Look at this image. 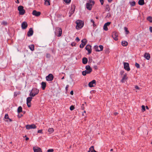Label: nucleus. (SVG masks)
Masks as SVG:
<instances>
[{"instance_id": "obj_57", "label": "nucleus", "mask_w": 152, "mask_h": 152, "mask_svg": "<svg viewBox=\"0 0 152 152\" xmlns=\"http://www.w3.org/2000/svg\"><path fill=\"white\" fill-rule=\"evenodd\" d=\"M135 88L137 89H139V87H138V86H135Z\"/></svg>"}, {"instance_id": "obj_21", "label": "nucleus", "mask_w": 152, "mask_h": 152, "mask_svg": "<svg viewBox=\"0 0 152 152\" xmlns=\"http://www.w3.org/2000/svg\"><path fill=\"white\" fill-rule=\"evenodd\" d=\"M46 86V83L45 82H42L41 83V87L43 90H44Z\"/></svg>"}, {"instance_id": "obj_63", "label": "nucleus", "mask_w": 152, "mask_h": 152, "mask_svg": "<svg viewBox=\"0 0 152 152\" xmlns=\"http://www.w3.org/2000/svg\"><path fill=\"white\" fill-rule=\"evenodd\" d=\"M18 4L19 3V0H17V1L16 2Z\"/></svg>"}, {"instance_id": "obj_52", "label": "nucleus", "mask_w": 152, "mask_h": 152, "mask_svg": "<svg viewBox=\"0 0 152 152\" xmlns=\"http://www.w3.org/2000/svg\"><path fill=\"white\" fill-rule=\"evenodd\" d=\"M75 40L77 41V42H78L80 41V39L78 37H77L76 38Z\"/></svg>"}, {"instance_id": "obj_35", "label": "nucleus", "mask_w": 152, "mask_h": 152, "mask_svg": "<svg viewBox=\"0 0 152 152\" xmlns=\"http://www.w3.org/2000/svg\"><path fill=\"white\" fill-rule=\"evenodd\" d=\"M82 43L83 44H86V43L87 42V40L86 39H83L81 41Z\"/></svg>"}, {"instance_id": "obj_50", "label": "nucleus", "mask_w": 152, "mask_h": 152, "mask_svg": "<svg viewBox=\"0 0 152 152\" xmlns=\"http://www.w3.org/2000/svg\"><path fill=\"white\" fill-rule=\"evenodd\" d=\"M37 132L41 133H42V130L40 129V130H38L37 131Z\"/></svg>"}, {"instance_id": "obj_41", "label": "nucleus", "mask_w": 152, "mask_h": 152, "mask_svg": "<svg viewBox=\"0 0 152 152\" xmlns=\"http://www.w3.org/2000/svg\"><path fill=\"white\" fill-rule=\"evenodd\" d=\"M1 24L4 25H7V23L6 21H3L1 23Z\"/></svg>"}, {"instance_id": "obj_8", "label": "nucleus", "mask_w": 152, "mask_h": 152, "mask_svg": "<svg viewBox=\"0 0 152 152\" xmlns=\"http://www.w3.org/2000/svg\"><path fill=\"white\" fill-rule=\"evenodd\" d=\"M54 78L53 75L52 74H50L46 77V80L47 81H51Z\"/></svg>"}, {"instance_id": "obj_18", "label": "nucleus", "mask_w": 152, "mask_h": 152, "mask_svg": "<svg viewBox=\"0 0 152 152\" xmlns=\"http://www.w3.org/2000/svg\"><path fill=\"white\" fill-rule=\"evenodd\" d=\"M33 149L34 152H42L41 148H39L37 147L35 148V147H34Z\"/></svg>"}, {"instance_id": "obj_17", "label": "nucleus", "mask_w": 152, "mask_h": 152, "mask_svg": "<svg viewBox=\"0 0 152 152\" xmlns=\"http://www.w3.org/2000/svg\"><path fill=\"white\" fill-rule=\"evenodd\" d=\"M75 6L74 4L72 5V9H73V11L70 10L69 13H70V15H69V17H70L71 15L72 14L75 12Z\"/></svg>"}, {"instance_id": "obj_14", "label": "nucleus", "mask_w": 152, "mask_h": 152, "mask_svg": "<svg viewBox=\"0 0 152 152\" xmlns=\"http://www.w3.org/2000/svg\"><path fill=\"white\" fill-rule=\"evenodd\" d=\"M33 34V31L32 28H29L28 31L27 33V35L28 37L31 36Z\"/></svg>"}, {"instance_id": "obj_22", "label": "nucleus", "mask_w": 152, "mask_h": 152, "mask_svg": "<svg viewBox=\"0 0 152 152\" xmlns=\"http://www.w3.org/2000/svg\"><path fill=\"white\" fill-rule=\"evenodd\" d=\"M88 152H97L94 149V146H92L89 149Z\"/></svg>"}, {"instance_id": "obj_34", "label": "nucleus", "mask_w": 152, "mask_h": 152, "mask_svg": "<svg viewBox=\"0 0 152 152\" xmlns=\"http://www.w3.org/2000/svg\"><path fill=\"white\" fill-rule=\"evenodd\" d=\"M124 29L125 31V34H128L129 33V30H128V28L126 27H124Z\"/></svg>"}, {"instance_id": "obj_29", "label": "nucleus", "mask_w": 152, "mask_h": 152, "mask_svg": "<svg viewBox=\"0 0 152 152\" xmlns=\"http://www.w3.org/2000/svg\"><path fill=\"white\" fill-rule=\"evenodd\" d=\"M18 113H20L22 112V108L21 106H20L18 107L17 110Z\"/></svg>"}, {"instance_id": "obj_13", "label": "nucleus", "mask_w": 152, "mask_h": 152, "mask_svg": "<svg viewBox=\"0 0 152 152\" xmlns=\"http://www.w3.org/2000/svg\"><path fill=\"white\" fill-rule=\"evenodd\" d=\"M110 22H107L104 24L103 26V29L105 31H107L108 30V29L107 27V26H109L110 25Z\"/></svg>"}, {"instance_id": "obj_12", "label": "nucleus", "mask_w": 152, "mask_h": 152, "mask_svg": "<svg viewBox=\"0 0 152 152\" xmlns=\"http://www.w3.org/2000/svg\"><path fill=\"white\" fill-rule=\"evenodd\" d=\"M96 81L94 80L91 81L90 82L88 83V86L90 87H92L94 86V85H96Z\"/></svg>"}, {"instance_id": "obj_25", "label": "nucleus", "mask_w": 152, "mask_h": 152, "mask_svg": "<svg viewBox=\"0 0 152 152\" xmlns=\"http://www.w3.org/2000/svg\"><path fill=\"white\" fill-rule=\"evenodd\" d=\"M121 44L124 46H126L128 45V43L126 41H123L122 42Z\"/></svg>"}, {"instance_id": "obj_1", "label": "nucleus", "mask_w": 152, "mask_h": 152, "mask_svg": "<svg viewBox=\"0 0 152 152\" xmlns=\"http://www.w3.org/2000/svg\"><path fill=\"white\" fill-rule=\"evenodd\" d=\"M75 23L76 24V28L77 30L81 29L84 26V22L80 20H77L75 21Z\"/></svg>"}, {"instance_id": "obj_19", "label": "nucleus", "mask_w": 152, "mask_h": 152, "mask_svg": "<svg viewBox=\"0 0 152 152\" xmlns=\"http://www.w3.org/2000/svg\"><path fill=\"white\" fill-rule=\"evenodd\" d=\"M144 57L147 60H149L150 58V54L148 53H145L144 54Z\"/></svg>"}, {"instance_id": "obj_5", "label": "nucleus", "mask_w": 152, "mask_h": 152, "mask_svg": "<svg viewBox=\"0 0 152 152\" xmlns=\"http://www.w3.org/2000/svg\"><path fill=\"white\" fill-rule=\"evenodd\" d=\"M62 33V29L59 28L58 27L56 28V35L58 37L61 36Z\"/></svg>"}, {"instance_id": "obj_27", "label": "nucleus", "mask_w": 152, "mask_h": 152, "mask_svg": "<svg viewBox=\"0 0 152 152\" xmlns=\"http://www.w3.org/2000/svg\"><path fill=\"white\" fill-rule=\"evenodd\" d=\"M138 3L140 5H142L145 4L144 0H139Z\"/></svg>"}, {"instance_id": "obj_54", "label": "nucleus", "mask_w": 152, "mask_h": 152, "mask_svg": "<svg viewBox=\"0 0 152 152\" xmlns=\"http://www.w3.org/2000/svg\"><path fill=\"white\" fill-rule=\"evenodd\" d=\"M149 30L150 32L152 33V27H150L149 28Z\"/></svg>"}, {"instance_id": "obj_6", "label": "nucleus", "mask_w": 152, "mask_h": 152, "mask_svg": "<svg viewBox=\"0 0 152 152\" xmlns=\"http://www.w3.org/2000/svg\"><path fill=\"white\" fill-rule=\"evenodd\" d=\"M26 129H35L37 128V126L34 124L31 125H27L26 126Z\"/></svg>"}, {"instance_id": "obj_44", "label": "nucleus", "mask_w": 152, "mask_h": 152, "mask_svg": "<svg viewBox=\"0 0 152 152\" xmlns=\"http://www.w3.org/2000/svg\"><path fill=\"white\" fill-rule=\"evenodd\" d=\"M135 66L137 68H139L140 67V65L137 63H136L135 64Z\"/></svg>"}, {"instance_id": "obj_51", "label": "nucleus", "mask_w": 152, "mask_h": 152, "mask_svg": "<svg viewBox=\"0 0 152 152\" xmlns=\"http://www.w3.org/2000/svg\"><path fill=\"white\" fill-rule=\"evenodd\" d=\"M93 67L94 69L95 70H96L98 69V67L96 65L94 66Z\"/></svg>"}, {"instance_id": "obj_30", "label": "nucleus", "mask_w": 152, "mask_h": 152, "mask_svg": "<svg viewBox=\"0 0 152 152\" xmlns=\"http://www.w3.org/2000/svg\"><path fill=\"white\" fill-rule=\"evenodd\" d=\"M32 99V97H28L26 99V103H28V102L30 103L31 102Z\"/></svg>"}, {"instance_id": "obj_7", "label": "nucleus", "mask_w": 152, "mask_h": 152, "mask_svg": "<svg viewBox=\"0 0 152 152\" xmlns=\"http://www.w3.org/2000/svg\"><path fill=\"white\" fill-rule=\"evenodd\" d=\"M100 49H99V47L97 45H95L94 47V48L96 51H102L103 50V47L102 45H100L99 46Z\"/></svg>"}, {"instance_id": "obj_43", "label": "nucleus", "mask_w": 152, "mask_h": 152, "mask_svg": "<svg viewBox=\"0 0 152 152\" xmlns=\"http://www.w3.org/2000/svg\"><path fill=\"white\" fill-rule=\"evenodd\" d=\"M91 22L93 23V25L94 27L96 26V25L95 24V22L94 20L93 19H91Z\"/></svg>"}, {"instance_id": "obj_16", "label": "nucleus", "mask_w": 152, "mask_h": 152, "mask_svg": "<svg viewBox=\"0 0 152 152\" xmlns=\"http://www.w3.org/2000/svg\"><path fill=\"white\" fill-rule=\"evenodd\" d=\"M28 26V24L26 22H23L21 25V27L23 29H26Z\"/></svg>"}, {"instance_id": "obj_10", "label": "nucleus", "mask_w": 152, "mask_h": 152, "mask_svg": "<svg viewBox=\"0 0 152 152\" xmlns=\"http://www.w3.org/2000/svg\"><path fill=\"white\" fill-rule=\"evenodd\" d=\"M118 34L117 32H113L112 34V37L114 40L116 41L118 40Z\"/></svg>"}, {"instance_id": "obj_42", "label": "nucleus", "mask_w": 152, "mask_h": 152, "mask_svg": "<svg viewBox=\"0 0 152 152\" xmlns=\"http://www.w3.org/2000/svg\"><path fill=\"white\" fill-rule=\"evenodd\" d=\"M130 4L132 6H134L135 5V2L134 1H133L130 3Z\"/></svg>"}, {"instance_id": "obj_26", "label": "nucleus", "mask_w": 152, "mask_h": 152, "mask_svg": "<svg viewBox=\"0 0 152 152\" xmlns=\"http://www.w3.org/2000/svg\"><path fill=\"white\" fill-rule=\"evenodd\" d=\"M89 72H88L86 70L85 71H83L82 72V74L83 76H85L86 74H90Z\"/></svg>"}, {"instance_id": "obj_2", "label": "nucleus", "mask_w": 152, "mask_h": 152, "mask_svg": "<svg viewBox=\"0 0 152 152\" xmlns=\"http://www.w3.org/2000/svg\"><path fill=\"white\" fill-rule=\"evenodd\" d=\"M94 4V1L91 0H89L86 3V8L89 10H91L92 7Z\"/></svg>"}, {"instance_id": "obj_56", "label": "nucleus", "mask_w": 152, "mask_h": 152, "mask_svg": "<svg viewBox=\"0 0 152 152\" xmlns=\"http://www.w3.org/2000/svg\"><path fill=\"white\" fill-rule=\"evenodd\" d=\"M69 85H67L66 86V91L67 90H68V88L69 87Z\"/></svg>"}, {"instance_id": "obj_46", "label": "nucleus", "mask_w": 152, "mask_h": 152, "mask_svg": "<svg viewBox=\"0 0 152 152\" xmlns=\"http://www.w3.org/2000/svg\"><path fill=\"white\" fill-rule=\"evenodd\" d=\"M27 104V106L28 107H31V102H30V103L28 102V103H26Z\"/></svg>"}, {"instance_id": "obj_15", "label": "nucleus", "mask_w": 152, "mask_h": 152, "mask_svg": "<svg viewBox=\"0 0 152 152\" xmlns=\"http://www.w3.org/2000/svg\"><path fill=\"white\" fill-rule=\"evenodd\" d=\"M32 14L36 16H39L41 14V12H37L36 10L33 11L32 13Z\"/></svg>"}, {"instance_id": "obj_39", "label": "nucleus", "mask_w": 152, "mask_h": 152, "mask_svg": "<svg viewBox=\"0 0 152 152\" xmlns=\"http://www.w3.org/2000/svg\"><path fill=\"white\" fill-rule=\"evenodd\" d=\"M64 2L67 4L69 3L71 1V0H64Z\"/></svg>"}, {"instance_id": "obj_38", "label": "nucleus", "mask_w": 152, "mask_h": 152, "mask_svg": "<svg viewBox=\"0 0 152 152\" xmlns=\"http://www.w3.org/2000/svg\"><path fill=\"white\" fill-rule=\"evenodd\" d=\"M85 45H86L85 43V44L81 43L80 45V48H84V46H85Z\"/></svg>"}, {"instance_id": "obj_60", "label": "nucleus", "mask_w": 152, "mask_h": 152, "mask_svg": "<svg viewBox=\"0 0 152 152\" xmlns=\"http://www.w3.org/2000/svg\"><path fill=\"white\" fill-rule=\"evenodd\" d=\"M118 114V113L117 112H115L114 113V115H117Z\"/></svg>"}, {"instance_id": "obj_20", "label": "nucleus", "mask_w": 152, "mask_h": 152, "mask_svg": "<svg viewBox=\"0 0 152 152\" xmlns=\"http://www.w3.org/2000/svg\"><path fill=\"white\" fill-rule=\"evenodd\" d=\"M85 68L86 70L88 71V72H89L90 73H91L92 71V69L89 65L86 66Z\"/></svg>"}, {"instance_id": "obj_32", "label": "nucleus", "mask_w": 152, "mask_h": 152, "mask_svg": "<svg viewBox=\"0 0 152 152\" xmlns=\"http://www.w3.org/2000/svg\"><path fill=\"white\" fill-rule=\"evenodd\" d=\"M29 47L31 50V51L34 50V45H29Z\"/></svg>"}, {"instance_id": "obj_47", "label": "nucleus", "mask_w": 152, "mask_h": 152, "mask_svg": "<svg viewBox=\"0 0 152 152\" xmlns=\"http://www.w3.org/2000/svg\"><path fill=\"white\" fill-rule=\"evenodd\" d=\"M53 149H49L48 150V152H53Z\"/></svg>"}, {"instance_id": "obj_61", "label": "nucleus", "mask_w": 152, "mask_h": 152, "mask_svg": "<svg viewBox=\"0 0 152 152\" xmlns=\"http://www.w3.org/2000/svg\"><path fill=\"white\" fill-rule=\"evenodd\" d=\"M29 139V138L28 137H26L25 140H28Z\"/></svg>"}, {"instance_id": "obj_23", "label": "nucleus", "mask_w": 152, "mask_h": 152, "mask_svg": "<svg viewBox=\"0 0 152 152\" xmlns=\"http://www.w3.org/2000/svg\"><path fill=\"white\" fill-rule=\"evenodd\" d=\"M45 1V5L48 6L50 5V0H44Z\"/></svg>"}, {"instance_id": "obj_64", "label": "nucleus", "mask_w": 152, "mask_h": 152, "mask_svg": "<svg viewBox=\"0 0 152 152\" xmlns=\"http://www.w3.org/2000/svg\"><path fill=\"white\" fill-rule=\"evenodd\" d=\"M146 108L147 109H149L148 107V106H146Z\"/></svg>"}, {"instance_id": "obj_9", "label": "nucleus", "mask_w": 152, "mask_h": 152, "mask_svg": "<svg viewBox=\"0 0 152 152\" xmlns=\"http://www.w3.org/2000/svg\"><path fill=\"white\" fill-rule=\"evenodd\" d=\"M124 69L128 71L130 70V69L129 66V64L128 63L124 62Z\"/></svg>"}, {"instance_id": "obj_31", "label": "nucleus", "mask_w": 152, "mask_h": 152, "mask_svg": "<svg viewBox=\"0 0 152 152\" xmlns=\"http://www.w3.org/2000/svg\"><path fill=\"white\" fill-rule=\"evenodd\" d=\"M110 8L109 5L108 4H107L105 6V11H109L110 10Z\"/></svg>"}, {"instance_id": "obj_62", "label": "nucleus", "mask_w": 152, "mask_h": 152, "mask_svg": "<svg viewBox=\"0 0 152 152\" xmlns=\"http://www.w3.org/2000/svg\"><path fill=\"white\" fill-rule=\"evenodd\" d=\"M112 0H108V2L110 3L112 1Z\"/></svg>"}, {"instance_id": "obj_45", "label": "nucleus", "mask_w": 152, "mask_h": 152, "mask_svg": "<svg viewBox=\"0 0 152 152\" xmlns=\"http://www.w3.org/2000/svg\"><path fill=\"white\" fill-rule=\"evenodd\" d=\"M142 110L144 111L145 110V107L144 105H142Z\"/></svg>"}, {"instance_id": "obj_3", "label": "nucleus", "mask_w": 152, "mask_h": 152, "mask_svg": "<svg viewBox=\"0 0 152 152\" xmlns=\"http://www.w3.org/2000/svg\"><path fill=\"white\" fill-rule=\"evenodd\" d=\"M39 92V90L36 88H33L30 93V96L32 97H34L37 95Z\"/></svg>"}, {"instance_id": "obj_24", "label": "nucleus", "mask_w": 152, "mask_h": 152, "mask_svg": "<svg viewBox=\"0 0 152 152\" xmlns=\"http://www.w3.org/2000/svg\"><path fill=\"white\" fill-rule=\"evenodd\" d=\"M88 62V59L87 58L84 57L83 58L82 62L84 64H86Z\"/></svg>"}, {"instance_id": "obj_37", "label": "nucleus", "mask_w": 152, "mask_h": 152, "mask_svg": "<svg viewBox=\"0 0 152 152\" xmlns=\"http://www.w3.org/2000/svg\"><path fill=\"white\" fill-rule=\"evenodd\" d=\"M147 20L149 21L150 22H152V18L150 16H149L147 18Z\"/></svg>"}, {"instance_id": "obj_59", "label": "nucleus", "mask_w": 152, "mask_h": 152, "mask_svg": "<svg viewBox=\"0 0 152 152\" xmlns=\"http://www.w3.org/2000/svg\"><path fill=\"white\" fill-rule=\"evenodd\" d=\"M70 94L72 95H73V91H72L70 92Z\"/></svg>"}, {"instance_id": "obj_28", "label": "nucleus", "mask_w": 152, "mask_h": 152, "mask_svg": "<svg viewBox=\"0 0 152 152\" xmlns=\"http://www.w3.org/2000/svg\"><path fill=\"white\" fill-rule=\"evenodd\" d=\"M127 75L126 74L124 75L122 77V79L121 80V81L122 82H123V80L127 79Z\"/></svg>"}, {"instance_id": "obj_53", "label": "nucleus", "mask_w": 152, "mask_h": 152, "mask_svg": "<svg viewBox=\"0 0 152 152\" xmlns=\"http://www.w3.org/2000/svg\"><path fill=\"white\" fill-rule=\"evenodd\" d=\"M102 5H103L104 3V0H99Z\"/></svg>"}, {"instance_id": "obj_11", "label": "nucleus", "mask_w": 152, "mask_h": 152, "mask_svg": "<svg viewBox=\"0 0 152 152\" xmlns=\"http://www.w3.org/2000/svg\"><path fill=\"white\" fill-rule=\"evenodd\" d=\"M86 50L88 51V54H90L91 52V46L89 45H86Z\"/></svg>"}, {"instance_id": "obj_36", "label": "nucleus", "mask_w": 152, "mask_h": 152, "mask_svg": "<svg viewBox=\"0 0 152 152\" xmlns=\"http://www.w3.org/2000/svg\"><path fill=\"white\" fill-rule=\"evenodd\" d=\"M4 118L5 119H9L10 120V121H12L11 119L9 118V117L8 115L7 114H5V116H4Z\"/></svg>"}, {"instance_id": "obj_4", "label": "nucleus", "mask_w": 152, "mask_h": 152, "mask_svg": "<svg viewBox=\"0 0 152 152\" xmlns=\"http://www.w3.org/2000/svg\"><path fill=\"white\" fill-rule=\"evenodd\" d=\"M18 10L19 11V14L20 15H23L25 13V10L24 9L23 7L22 6H18Z\"/></svg>"}, {"instance_id": "obj_49", "label": "nucleus", "mask_w": 152, "mask_h": 152, "mask_svg": "<svg viewBox=\"0 0 152 152\" xmlns=\"http://www.w3.org/2000/svg\"><path fill=\"white\" fill-rule=\"evenodd\" d=\"M23 116V115L21 114H19L18 115V116L19 118H20Z\"/></svg>"}, {"instance_id": "obj_55", "label": "nucleus", "mask_w": 152, "mask_h": 152, "mask_svg": "<svg viewBox=\"0 0 152 152\" xmlns=\"http://www.w3.org/2000/svg\"><path fill=\"white\" fill-rule=\"evenodd\" d=\"M83 106H84V104H83L82 106H81V109L83 110H84V107Z\"/></svg>"}, {"instance_id": "obj_40", "label": "nucleus", "mask_w": 152, "mask_h": 152, "mask_svg": "<svg viewBox=\"0 0 152 152\" xmlns=\"http://www.w3.org/2000/svg\"><path fill=\"white\" fill-rule=\"evenodd\" d=\"M75 108V107L73 105H71L70 107V110H73Z\"/></svg>"}, {"instance_id": "obj_33", "label": "nucleus", "mask_w": 152, "mask_h": 152, "mask_svg": "<svg viewBox=\"0 0 152 152\" xmlns=\"http://www.w3.org/2000/svg\"><path fill=\"white\" fill-rule=\"evenodd\" d=\"M54 129L53 128H49L48 129V131L50 134H51L54 132Z\"/></svg>"}, {"instance_id": "obj_58", "label": "nucleus", "mask_w": 152, "mask_h": 152, "mask_svg": "<svg viewBox=\"0 0 152 152\" xmlns=\"http://www.w3.org/2000/svg\"><path fill=\"white\" fill-rule=\"evenodd\" d=\"M124 73V71L123 70L121 71L120 72V73L121 75L123 74Z\"/></svg>"}, {"instance_id": "obj_48", "label": "nucleus", "mask_w": 152, "mask_h": 152, "mask_svg": "<svg viewBox=\"0 0 152 152\" xmlns=\"http://www.w3.org/2000/svg\"><path fill=\"white\" fill-rule=\"evenodd\" d=\"M76 45V43H75V42H72L71 44V45L72 46H75V45Z\"/></svg>"}]
</instances>
